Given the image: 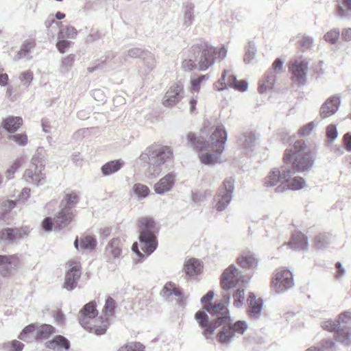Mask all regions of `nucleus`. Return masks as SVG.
Returning a JSON list of instances; mask_svg holds the SVG:
<instances>
[{
	"label": "nucleus",
	"instance_id": "79ce46f5",
	"mask_svg": "<svg viewBox=\"0 0 351 351\" xmlns=\"http://www.w3.org/2000/svg\"><path fill=\"white\" fill-rule=\"evenodd\" d=\"M330 242V234L319 233L315 237L314 245L317 250H323L328 247Z\"/></svg>",
	"mask_w": 351,
	"mask_h": 351
},
{
	"label": "nucleus",
	"instance_id": "1a4fd4ad",
	"mask_svg": "<svg viewBox=\"0 0 351 351\" xmlns=\"http://www.w3.org/2000/svg\"><path fill=\"white\" fill-rule=\"evenodd\" d=\"M234 189L233 180L230 178H226L214 197L215 208L217 211L221 212L228 207L232 201Z\"/></svg>",
	"mask_w": 351,
	"mask_h": 351
},
{
	"label": "nucleus",
	"instance_id": "ea45409f",
	"mask_svg": "<svg viewBox=\"0 0 351 351\" xmlns=\"http://www.w3.org/2000/svg\"><path fill=\"white\" fill-rule=\"evenodd\" d=\"M19 260L16 256L0 255V266L8 274L11 269L16 267Z\"/></svg>",
	"mask_w": 351,
	"mask_h": 351
},
{
	"label": "nucleus",
	"instance_id": "412c9836",
	"mask_svg": "<svg viewBox=\"0 0 351 351\" xmlns=\"http://www.w3.org/2000/svg\"><path fill=\"white\" fill-rule=\"evenodd\" d=\"M36 42L33 39H27L21 44V47L16 54L13 56L12 60L15 62L25 58L27 60L32 59V52L36 47Z\"/></svg>",
	"mask_w": 351,
	"mask_h": 351
},
{
	"label": "nucleus",
	"instance_id": "5701e85b",
	"mask_svg": "<svg viewBox=\"0 0 351 351\" xmlns=\"http://www.w3.org/2000/svg\"><path fill=\"white\" fill-rule=\"evenodd\" d=\"M175 182L176 174L173 172L169 173L155 184L154 191L156 193L162 195L170 191L172 189Z\"/></svg>",
	"mask_w": 351,
	"mask_h": 351
},
{
	"label": "nucleus",
	"instance_id": "4be33fe9",
	"mask_svg": "<svg viewBox=\"0 0 351 351\" xmlns=\"http://www.w3.org/2000/svg\"><path fill=\"white\" fill-rule=\"evenodd\" d=\"M75 213L60 208L55 215V230H61L67 227L73 221Z\"/></svg>",
	"mask_w": 351,
	"mask_h": 351
},
{
	"label": "nucleus",
	"instance_id": "49530a36",
	"mask_svg": "<svg viewBox=\"0 0 351 351\" xmlns=\"http://www.w3.org/2000/svg\"><path fill=\"white\" fill-rule=\"evenodd\" d=\"M256 54V47L253 42H249L245 49V55L243 61L245 64H249L255 58Z\"/></svg>",
	"mask_w": 351,
	"mask_h": 351
},
{
	"label": "nucleus",
	"instance_id": "5fc2aeb1",
	"mask_svg": "<svg viewBox=\"0 0 351 351\" xmlns=\"http://www.w3.org/2000/svg\"><path fill=\"white\" fill-rule=\"evenodd\" d=\"M95 239L90 236H86L81 239V247L86 250H92L96 246Z\"/></svg>",
	"mask_w": 351,
	"mask_h": 351
},
{
	"label": "nucleus",
	"instance_id": "0e129e2a",
	"mask_svg": "<svg viewBox=\"0 0 351 351\" xmlns=\"http://www.w3.org/2000/svg\"><path fill=\"white\" fill-rule=\"evenodd\" d=\"M315 127L314 122L311 121L308 124L302 127L299 130V134L300 136H305L309 135L313 131Z\"/></svg>",
	"mask_w": 351,
	"mask_h": 351
},
{
	"label": "nucleus",
	"instance_id": "ddd939ff",
	"mask_svg": "<svg viewBox=\"0 0 351 351\" xmlns=\"http://www.w3.org/2000/svg\"><path fill=\"white\" fill-rule=\"evenodd\" d=\"M227 73V71L224 70L221 78L215 84V88L217 90L222 91L228 88H233L241 92L247 90L248 84L246 80L239 81L234 75H230L226 80Z\"/></svg>",
	"mask_w": 351,
	"mask_h": 351
},
{
	"label": "nucleus",
	"instance_id": "a18cd8bd",
	"mask_svg": "<svg viewBox=\"0 0 351 351\" xmlns=\"http://www.w3.org/2000/svg\"><path fill=\"white\" fill-rule=\"evenodd\" d=\"M58 41L56 43V47L58 50L63 53L65 52L66 49L69 48L71 45L73 44L71 41H69L66 40H64L65 35H64V30L60 29L58 34Z\"/></svg>",
	"mask_w": 351,
	"mask_h": 351
},
{
	"label": "nucleus",
	"instance_id": "4c0bfd02",
	"mask_svg": "<svg viewBox=\"0 0 351 351\" xmlns=\"http://www.w3.org/2000/svg\"><path fill=\"white\" fill-rule=\"evenodd\" d=\"M306 351H337L336 343L332 339H323L316 346L311 347Z\"/></svg>",
	"mask_w": 351,
	"mask_h": 351
},
{
	"label": "nucleus",
	"instance_id": "20e7f679",
	"mask_svg": "<svg viewBox=\"0 0 351 351\" xmlns=\"http://www.w3.org/2000/svg\"><path fill=\"white\" fill-rule=\"evenodd\" d=\"M173 156V151L168 146L147 147L138 158L140 169L149 178L158 176L162 165Z\"/></svg>",
	"mask_w": 351,
	"mask_h": 351
},
{
	"label": "nucleus",
	"instance_id": "6e6d98bb",
	"mask_svg": "<svg viewBox=\"0 0 351 351\" xmlns=\"http://www.w3.org/2000/svg\"><path fill=\"white\" fill-rule=\"evenodd\" d=\"M9 139L14 141L20 146H25L28 142L27 136L24 133L10 136Z\"/></svg>",
	"mask_w": 351,
	"mask_h": 351
},
{
	"label": "nucleus",
	"instance_id": "bf43d9fd",
	"mask_svg": "<svg viewBox=\"0 0 351 351\" xmlns=\"http://www.w3.org/2000/svg\"><path fill=\"white\" fill-rule=\"evenodd\" d=\"M326 136L329 141L333 142L338 136L337 127L335 125L330 124L326 128Z\"/></svg>",
	"mask_w": 351,
	"mask_h": 351
},
{
	"label": "nucleus",
	"instance_id": "72a5a7b5",
	"mask_svg": "<svg viewBox=\"0 0 351 351\" xmlns=\"http://www.w3.org/2000/svg\"><path fill=\"white\" fill-rule=\"evenodd\" d=\"M102 58H104V59L101 60V63H97L95 66L88 67V69H87L88 72L91 73L96 70H98L100 69H101L104 68V65H108L112 69H114L116 67L114 66L115 62L113 61L114 59H115V56L113 52H112V51L107 52L106 53L105 56L103 57Z\"/></svg>",
	"mask_w": 351,
	"mask_h": 351
},
{
	"label": "nucleus",
	"instance_id": "680f3d73",
	"mask_svg": "<svg viewBox=\"0 0 351 351\" xmlns=\"http://www.w3.org/2000/svg\"><path fill=\"white\" fill-rule=\"evenodd\" d=\"M174 287V285L172 282H167L160 291V295L167 299L168 297L172 295Z\"/></svg>",
	"mask_w": 351,
	"mask_h": 351
},
{
	"label": "nucleus",
	"instance_id": "58836bf2",
	"mask_svg": "<svg viewBox=\"0 0 351 351\" xmlns=\"http://www.w3.org/2000/svg\"><path fill=\"white\" fill-rule=\"evenodd\" d=\"M336 12L341 19L351 18V0H341L336 5Z\"/></svg>",
	"mask_w": 351,
	"mask_h": 351
},
{
	"label": "nucleus",
	"instance_id": "9b49d317",
	"mask_svg": "<svg viewBox=\"0 0 351 351\" xmlns=\"http://www.w3.org/2000/svg\"><path fill=\"white\" fill-rule=\"evenodd\" d=\"M295 171L289 167L282 166L280 168H274L265 178L264 185L267 187H272L281 182V184L289 182V178L293 176Z\"/></svg>",
	"mask_w": 351,
	"mask_h": 351
},
{
	"label": "nucleus",
	"instance_id": "864d4df0",
	"mask_svg": "<svg viewBox=\"0 0 351 351\" xmlns=\"http://www.w3.org/2000/svg\"><path fill=\"white\" fill-rule=\"evenodd\" d=\"M234 306L237 308H241L245 300V291L244 289H239L236 293L233 294Z\"/></svg>",
	"mask_w": 351,
	"mask_h": 351
},
{
	"label": "nucleus",
	"instance_id": "c9c22d12",
	"mask_svg": "<svg viewBox=\"0 0 351 351\" xmlns=\"http://www.w3.org/2000/svg\"><path fill=\"white\" fill-rule=\"evenodd\" d=\"M145 51V50L143 49L142 48L133 47V48H131V49L124 51L121 56L119 57L116 60L114 59L113 61H114L116 62V61L119 60V64H123L124 62L127 61L129 58H141V57L143 56Z\"/></svg>",
	"mask_w": 351,
	"mask_h": 351
},
{
	"label": "nucleus",
	"instance_id": "8fccbe9b",
	"mask_svg": "<svg viewBox=\"0 0 351 351\" xmlns=\"http://www.w3.org/2000/svg\"><path fill=\"white\" fill-rule=\"evenodd\" d=\"M145 348L140 342H130L121 346L117 351H145Z\"/></svg>",
	"mask_w": 351,
	"mask_h": 351
},
{
	"label": "nucleus",
	"instance_id": "37998d69",
	"mask_svg": "<svg viewBox=\"0 0 351 351\" xmlns=\"http://www.w3.org/2000/svg\"><path fill=\"white\" fill-rule=\"evenodd\" d=\"M141 59L145 66V72L147 73H149L156 66V60L154 54L145 50Z\"/></svg>",
	"mask_w": 351,
	"mask_h": 351
},
{
	"label": "nucleus",
	"instance_id": "9d476101",
	"mask_svg": "<svg viewBox=\"0 0 351 351\" xmlns=\"http://www.w3.org/2000/svg\"><path fill=\"white\" fill-rule=\"evenodd\" d=\"M322 327L328 331L335 332L334 338L336 341L350 345L351 343V332L347 327L340 328L338 321L327 319L322 322Z\"/></svg>",
	"mask_w": 351,
	"mask_h": 351
},
{
	"label": "nucleus",
	"instance_id": "6ab92c4d",
	"mask_svg": "<svg viewBox=\"0 0 351 351\" xmlns=\"http://www.w3.org/2000/svg\"><path fill=\"white\" fill-rule=\"evenodd\" d=\"M258 139L256 134L252 131L241 133L237 138L238 146L245 152H250L254 150L256 145Z\"/></svg>",
	"mask_w": 351,
	"mask_h": 351
},
{
	"label": "nucleus",
	"instance_id": "3c124183",
	"mask_svg": "<svg viewBox=\"0 0 351 351\" xmlns=\"http://www.w3.org/2000/svg\"><path fill=\"white\" fill-rule=\"evenodd\" d=\"M340 31L337 28L332 29L324 35V40L330 43L335 44L339 38Z\"/></svg>",
	"mask_w": 351,
	"mask_h": 351
},
{
	"label": "nucleus",
	"instance_id": "4468645a",
	"mask_svg": "<svg viewBox=\"0 0 351 351\" xmlns=\"http://www.w3.org/2000/svg\"><path fill=\"white\" fill-rule=\"evenodd\" d=\"M293 81L298 85H304L307 80L308 62L305 60H293L289 63Z\"/></svg>",
	"mask_w": 351,
	"mask_h": 351
},
{
	"label": "nucleus",
	"instance_id": "13d9d810",
	"mask_svg": "<svg viewBox=\"0 0 351 351\" xmlns=\"http://www.w3.org/2000/svg\"><path fill=\"white\" fill-rule=\"evenodd\" d=\"M5 348H8V351H22L24 348V344L19 341L13 340L5 344Z\"/></svg>",
	"mask_w": 351,
	"mask_h": 351
},
{
	"label": "nucleus",
	"instance_id": "f704fd0d",
	"mask_svg": "<svg viewBox=\"0 0 351 351\" xmlns=\"http://www.w3.org/2000/svg\"><path fill=\"white\" fill-rule=\"evenodd\" d=\"M79 202V197L75 193H67L60 204V208L75 213V205Z\"/></svg>",
	"mask_w": 351,
	"mask_h": 351
},
{
	"label": "nucleus",
	"instance_id": "0eeeda50",
	"mask_svg": "<svg viewBox=\"0 0 351 351\" xmlns=\"http://www.w3.org/2000/svg\"><path fill=\"white\" fill-rule=\"evenodd\" d=\"M138 224L141 250L149 256L156 250L158 245L154 234L155 221L150 217H142L138 219Z\"/></svg>",
	"mask_w": 351,
	"mask_h": 351
},
{
	"label": "nucleus",
	"instance_id": "09e8293b",
	"mask_svg": "<svg viewBox=\"0 0 351 351\" xmlns=\"http://www.w3.org/2000/svg\"><path fill=\"white\" fill-rule=\"evenodd\" d=\"M36 326L35 324H31L25 326L18 336V338L24 341H30L31 338L29 335L36 331Z\"/></svg>",
	"mask_w": 351,
	"mask_h": 351
},
{
	"label": "nucleus",
	"instance_id": "a211bd4d",
	"mask_svg": "<svg viewBox=\"0 0 351 351\" xmlns=\"http://www.w3.org/2000/svg\"><path fill=\"white\" fill-rule=\"evenodd\" d=\"M182 86L178 84H173L166 92L162 104L165 106L171 108L177 104L182 97Z\"/></svg>",
	"mask_w": 351,
	"mask_h": 351
},
{
	"label": "nucleus",
	"instance_id": "a878e982",
	"mask_svg": "<svg viewBox=\"0 0 351 351\" xmlns=\"http://www.w3.org/2000/svg\"><path fill=\"white\" fill-rule=\"evenodd\" d=\"M247 302L250 306L249 315L251 318H258L263 309V300L261 298L256 299L254 293H250Z\"/></svg>",
	"mask_w": 351,
	"mask_h": 351
},
{
	"label": "nucleus",
	"instance_id": "69168bd1",
	"mask_svg": "<svg viewBox=\"0 0 351 351\" xmlns=\"http://www.w3.org/2000/svg\"><path fill=\"white\" fill-rule=\"evenodd\" d=\"M300 45L304 49H311L313 45V39L310 36H304L301 40Z\"/></svg>",
	"mask_w": 351,
	"mask_h": 351
},
{
	"label": "nucleus",
	"instance_id": "473e14b6",
	"mask_svg": "<svg viewBox=\"0 0 351 351\" xmlns=\"http://www.w3.org/2000/svg\"><path fill=\"white\" fill-rule=\"evenodd\" d=\"M237 263L244 268L255 269L258 265V259L254 254L247 252L238 257Z\"/></svg>",
	"mask_w": 351,
	"mask_h": 351
},
{
	"label": "nucleus",
	"instance_id": "b1692460",
	"mask_svg": "<svg viewBox=\"0 0 351 351\" xmlns=\"http://www.w3.org/2000/svg\"><path fill=\"white\" fill-rule=\"evenodd\" d=\"M122 242L119 238H114L106 247L105 254L108 262H112V259L118 258L121 255Z\"/></svg>",
	"mask_w": 351,
	"mask_h": 351
},
{
	"label": "nucleus",
	"instance_id": "c85d7f7f",
	"mask_svg": "<svg viewBox=\"0 0 351 351\" xmlns=\"http://www.w3.org/2000/svg\"><path fill=\"white\" fill-rule=\"evenodd\" d=\"M46 347L51 350L64 349L69 350L70 349L69 341L62 335H56L52 340L46 343Z\"/></svg>",
	"mask_w": 351,
	"mask_h": 351
},
{
	"label": "nucleus",
	"instance_id": "de8ad7c7",
	"mask_svg": "<svg viewBox=\"0 0 351 351\" xmlns=\"http://www.w3.org/2000/svg\"><path fill=\"white\" fill-rule=\"evenodd\" d=\"M132 190L134 193L138 197V199H144L149 194V188L141 183L135 184L132 187Z\"/></svg>",
	"mask_w": 351,
	"mask_h": 351
},
{
	"label": "nucleus",
	"instance_id": "c756f323",
	"mask_svg": "<svg viewBox=\"0 0 351 351\" xmlns=\"http://www.w3.org/2000/svg\"><path fill=\"white\" fill-rule=\"evenodd\" d=\"M276 81V76L274 72L271 70L267 71L264 77L260 82L259 91L263 93L267 90L273 89L275 82Z\"/></svg>",
	"mask_w": 351,
	"mask_h": 351
},
{
	"label": "nucleus",
	"instance_id": "2eb2a0df",
	"mask_svg": "<svg viewBox=\"0 0 351 351\" xmlns=\"http://www.w3.org/2000/svg\"><path fill=\"white\" fill-rule=\"evenodd\" d=\"M68 271L64 277L63 287L68 291L73 290L77 285V282L81 276V268L76 261H69L66 263Z\"/></svg>",
	"mask_w": 351,
	"mask_h": 351
},
{
	"label": "nucleus",
	"instance_id": "cd10ccee",
	"mask_svg": "<svg viewBox=\"0 0 351 351\" xmlns=\"http://www.w3.org/2000/svg\"><path fill=\"white\" fill-rule=\"evenodd\" d=\"M23 125V119L21 117L10 116L3 119L1 126L10 134L16 132Z\"/></svg>",
	"mask_w": 351,
	"mask_h": 351
},
{
	"label": "nucleus",
	"instance_id": "f8f14e48",
	"mask_svg": "<svg viewBox=\"0 0 351 351\" xmlns=\"http://www.w3.org/2000/svg\"><path fill=\"white\" fill-rule=\"evenodd\" d=\"M294 285L293 274L289 269L278 270L272 280V287L277 293H282Z\"/></svg>",
	"mask_w": 351,
	"mask_h": 351
},
{
	"label": "nucleus",
	"instance_id": "4d7b16f0",
	"mask_svg": "<svg viewBox=\"0 0 351 351\" xmlns=\"http://www.w3.org/2000/svg\"><path fill=\"white\" fill-rule=\"evenodd\" d=\"M19 80L25 86H29L33 80V72L27 70L22 72L19 75Z\"/></svg>",
	"mask_w": 351,
	"mask_h": 351
},
{
	"label": "nucleus",
	"instance_id": "603ef678",
	"mask_svg": "<svg viewBox=\"0 0 351 351\" xmlns=\"http://www.w3.org/2000/svg\"><path fill=\"white\" fill-rule=\"evenodd\" d=\"M22 160L21 158L16 159L13 164L5 171V177L8 180H11L14 178V174L16 170L21 166Z\"/></svg>",
	"mask_w": 351,
	"mask_h": 351
},
{
	"label": "nucleus",
	"instance_id": "bb28decb",
	"mask_svg": "<svg viewBox=\"0 0 351 351\" xmlns=\"http://www.w3.org/2000/svg\"><path fill=\"white\" fill-rule=\"evenodd\" d=\"M305 181L303 178L296 176L292 178H289V182H285V184H280L276 189V191L278 193H282L287 189L291 190H299L304 186Z\"/></svg>",
	"mask_w": 351,
	"mask_h": 351
},
{
	"label": "nucleus",
	"instance_id": "7ed1b4c3",
	"mask_svg": "<svg viewBox=\"0 0 351 351\" xmlns=\"http://www.w3.org/2000/svg\"><path fill=\"white\" fill-rule=\"evenodd\" d=\"M227 132L221 126L215 128L210 135L209 140L206 141L202 137H196L194 133L190 132L187 135V140L191 146L199 151L211 149L215 153H204L199 155L202 163L207 165H214L217 162L219 155L222 154L227 141Z\"/></svg>",
	"mask_w": 351,
	"mask_h": 351
},
{
	"label": "nucleus",
	"instance_id": "e433bc0d",
	"mask_svg": "<svg viewBox=\"0 0 351 351\" xmlns=\"http://www.w3.org/2000/svg\"><path fill=\"white\" fill-rule=\"evenodd\" d=\"M36 330L35 339L38 341L49 339L55 332V328L49 324H42L39 326H36Z\"/></svg>",
	"mask_w": 351,
	"mask_h": 351
},
{
	"label": "nucleus",
	"instance_id": "6e6552de",
	"mask_svg": "<svg viewBox=\"0 0 351 351\" xmlns=\"http://www.w3.org/2000/svg\"><path fill=\"white\" fill-rule=\"evenodd\" d=\"M45 164L43 158L39 154H35L31 160V164L27 169L22 179L28 184L38 186L46 182L45 174L43 173Z\"/></svg>",
	"mask_w": 351,
	"mask_h": 351
},
{
	"label": "nucleus",
	"instance_id": "dca6fc26",
	"mask_svg": "<svg viewBox=\"0 0 351 351\" xmlns=\"http://www.w3.org/2000/svg\"><path fill=\"white\" fill-rule=\"evenodd\" d=\"M241 278L239 269L234 265L226 268L221 276V285L224 291L235 287Z\"/></svg>",
	"mask_w": 351,
	"mask_h": 351
},
{
	"label": "nucleus",
	"instance_id": "f03ea898",
	"mask_svg": "<svg viewBox=\"0 0 351 351\" xmlns=\"http://www.w3.org/2000/svg\"><path fill=\"white\" fill-rule=\"evenodd\" d=\"M115 308L114 300L108 297L106 300L103 308L104 315L97 317L98 311L96 308V302L95 301H91L86 304L80 311L79 322L87 331L93 332L97 335H104L106 332L110 325V316L114 313Z\"/></svg>",
	"mask_w": 351,
	"mask_h": 351
},
{
	"label": "nucleus",
	"instance_id": "c03bdc74",
	"mask_svg": "<svg viewBox=\"0 0 351 351\" xmlns=\"http://www.w3.org/2000/svg\"><path fill=\"white\" fill-rule=\"evenodd\" d=\"M210 190L197 191L191 193V199L195 204H201L212 196Z\"/></svg>",
	"mask_w": 351,
	"mask_h": 351
},
{
	"label": "nucleus",
	"instance_id": "39448f33",
	"mask_svg": "<svg viewBox=\"0 0 351 351\" xmlns=\"http://www.w3.org/2000/svg\"><path fill=\"white\" fill-rule=\"evenodd\" d=\"M215 52L214 47L208 43L199 40L191 47L189 59L182 62V67L186 71H206L214 64Z\"/></svg>",
	"mask_w": 351,
	"mask_h": 351
},
{
	"label": "nucleus",
	"instance_id": "338daca9",
	"mask_svg": "<svg viewBox=\"0 0 351 351\" xmlns=\"http://www.w3.org/2000/svg\"><path fill=\"white\" fill-rule=\"evenodd\" d=\"M61 29L64 30L65 38H74L77 34L76 29L72 26H67Z\"/></svg>",
	"mask_w": 351,
	"mask_h": 351
},
{
	"label": "nucleus",
	"instance_id": "7c9ffc66",
	"mask_svg": "<svg viewBox=\"0 0 351 351\" xmlns=\"http://www.w3.org/2000/svg\"><path fill=\"white\" fill-rule=\"evenodd\" d=\"M202 269L200 261L196 258H189L184 263V271L187 276H197L201 273Z\"/></svg>",
	"mask_w": 351,
	"mask_h": 351
},
{
	"label": "nucleus",
	"instance_id": "a19ab883",
	"mask_svg": "<svg viewBox=\"0 0 351 351\" xmlns=\"http://www.w3.org/2000/svg\"><path fill=\"white\" fill-rule=\"evenodd\" d=\"M194 5L192 3L187 2L184 5V19L183 26L186 28L190 27L193 24L194 19Z\"/></svg>",
	"mask_w": 351,
	"mask_h": 351
},
{
	"label": "nucleus",
	"instance_id": "e2e57ef3",
	"mask_svg": "<svg viewBox=\"0 0 351 351\" xmlns=\"http://www.w3.org/2000/svg\"><path fill=\"white\" fill-rule=\"evenodd\" d=\"M75 61V55L70 54L67 56L66 57L64 58L62 60V68L66 70L69 71L71 69L73 66V64Z\"/></svg>",
	"mask_w": 351,
	"mask_h": 351
},
{
	"label": "nucleus",
	"instance_id": "aec40b11",
	"mask_svg": "<svg viewBox=\"0 0 351 351\" xmlns=\"http://www.w3.org/2000/svg\"><path fill=\"white\" fill-rule=\"evenodd\" d=\"M340 104L339 95H333L327 99L320 108L319 113L322 118L325 119L335 114L339 110Z\"/></svg>",
	"mask_w": 351,
	"mask_h": 351
},
{
	"label": "nucleus",
	"instance_id": "393cba45",
	"mask_svg": "<svg viewBox=\"0 0 351 351\" xmlns=\"http://www.w3.org/2000/svg\"><path fill=\"white\" fill-rule=\"evenodd\" d=\"M288 245L295 250L306 251L308 246L307 237L300 232H295Z\"/></svg>",
	"mask_w": 351,
	"mask_h": 351
},
{
	"label": "nucleus",
	"instance_id": "f257e3e1",
	"mask_svg": "<svg viewBox=\"0 0 351 351\" xmlns=\"http://www.w3.org/2000/svg\"><path fill=\"white\" fill-rule=\"evenodd\" d=\"M230 299V293H226L223 295L221 302L214 306H205L195 314V319L204 329L202 334L206 339L211 338L215 329L223 326L217 334V338L223 346L230 345L237 335H242L247 328L245 321L239 320L232 323L228 308Z\"/></svg>",
	"mask_w": 351,
	"mask_h": 351
},
{
	"label": "nucleus",
	"instance_id": "774afa93",
	"mask_svg": "<svg viewBox=\"0 0 351 351\" xmlns=\"http://www.w3.org/2000/svg\"><path fill=\"white\" fill-rule=\"evenodd\" d=\"M351 318V311L350 310L345 311L342 312L338 316V322L339 324L347 323L348 320H349Z\"/></svg>",
	"mask_w": 351,
	"mask_h": 351
},
{
	"label": "nucleus",
	"instance_id": "052dcab7",
	"mask_svg": "<svg viewBox=\"0 0 351 351\" xmlns=\"http://www.w3.org/2000/svg\"><path fill=\"white\" fill-rule=\"evenodd\" d=\"M42 228L46 232H51L55 228V219L50 217H45L42 222Z\"/></svg>",
	"mask_w": 351,
	"mask_h": 351
},
{
	"label": "nucleus",
	"instance_id": "2f4dec72",
	"mask_svg": "<svg viewBox=\"0 0 351 351\" xmlns=\"http://www.w3.org/2000/svg\"><path fill=\"white\" fill-rule=\"evenodd\" d=\"M123 165L124 162L121 159L110 160L102 165L101 171L103 176H108L120 170Z\"/></svg>",
	"mask_w": 351,
	"mask_h": 351
},
{
	"label": "nucleus",
	"instance_id": "f3484780",
	"mask_svg": "<svg viewBox=\"0 0 351 351\" xmlns=\"http://www.w3.org/2000/svg\"><path fill=\"white\" fill-rule=\"evenodd\" d=\"M29 228H5L0 231V241L12 243L14 241L27 236L29 234Z\"/></svg>",
	"mask_w": 351,
	"mask_h": 351
},
{
	"label": "nucleus",
	"instance_id": "423d86ee",
	"mask_svg": "<svg viewBox=\"0 0 351 351\" xmlns=\"http://www.w3.org/2000/svg\"><path fill=\"white\" fill-rule=\"evenodd\" d=\"M284 162L289 163L293 160V167L290 168L295 173L308 171L314 164V154L306 145L304 140L296 141L293 145L286 149Z\"/></svg>",
	"mask_w": 351,
	"mask_h": 351
}]
</instances>
